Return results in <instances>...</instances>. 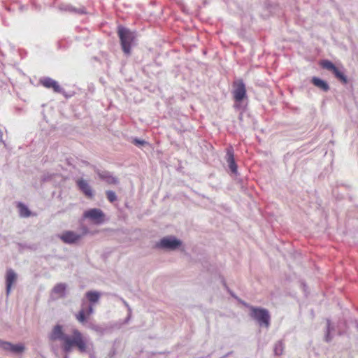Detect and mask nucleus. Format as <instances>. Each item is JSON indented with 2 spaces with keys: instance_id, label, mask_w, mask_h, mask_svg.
<instances>
[{
  "instance_id": "412c9836",
  "label": "nucleus",
  "mask_w": 358,
  "mask_h": 358,
  "mask_svg": "<svg viewBox=\"0 0 358 358\" xmlns=\"http://www.w3.org/2000/svg\"><path fill=\"white\" fill-rule=\"evenodd\" d=\"M285 348V345L282 342V341H278L277 343H275L274 348H273V352L274 355L276 356H280L283 353Z\"/></svg>"
},
{
  "instance_id": "f704fd0d",
  "label": "nucleus",
  "mask_w": 358,
  "mask_h": 358,
  "mask_svg": "<svg viewBox=\"0 0 358 358\" xmlns=\"http://www.w3.org/2000/svg\"><path fill=\"white\" fill-rule=\"evenodd\" d=\"M65 97L66 98H69V97H71V95H69V94H66V92L64 91V94H63Z\"/></svg>"
},
{
  "instance_id": "72a5a7b5",
  "label": "nucleus",
  "mask_w": 358,
  "mask_h": 358,
  "mask_svg": "<svg viewBox=\"0 0 358 358\" xmlns=\"http://www.w3.org/2000/svg\"><path fill=\"white\" fill-rule=\"evenodd\" d=\"M0 141L4 143V142L2 140V131L0 130Z\"/></svg>"
},
{
  "instance_id": "39448f33",
  "label": "nucleus",
  "mask_w": 358,
  "mask_h": 358,
  "mask_svg": "<svg viewBox=\"0 0 358 358\" xmlns=\"http://www.w3.org/2000/svg\"><path fill=\"white\" fill-rule=\"evenodd\" d=\"M182 241L173 236H165L156 243L158 248L175 250L182 245Z\"/></svg>"
},
{
  "instance_id": "f257e3e1",
  "label": "nucleus",
  "mask_w": 358,
  "mask_h": 358,
  "mask_svg": "<svg viewBox=\"0 0 358 358\" xmlns=\"http://www.w3.org/2000/svg\"><path fill=\"white\" fill-rule=\"evenodd\" d=\"M51 341H62L61 348L66 355L72 352L76 348L80 353H85L87 350V338L77 329L72 330L71 336L64 332L63 325L55 324L48 334Z\"/></svg>"
},
{
  "instance_id": "ddd939ff",
  "label": "nucleus",
  "mask_w": 358,
  "mask_h": 358,
  "mask_svg": "<svg viewBox=\"0 0 358 358\" xmlns=\"http://www.w3.org/2000/svg\"><path fill=\"white\" fill-rule=\"evenodd\" d=\"M17 280V274L12 269L8 268L6 273V296H9L13 284Z\"/></svg>"
},
{
  "instance_id": "f03ea898",
  "label": "nucleus",
  "mask_w": 358,
  "mask_h": 358,
  "mask_svg": "<svg viewBox=\"0 0 358 358\" xmlns=\"http://www.w3.org/2000/svg\"><path fill=\"white\" fill-rule=\"evenodd\" d=\"M117 35L120 38V45L123 52L128 55L131 53V49L134 43L136 38L135 32L129 29L120 25L117 27Z\"/></svg>"
},
{
  "instance_id": "2f4dec72",
  "label": "nucleus",
  "mask_w": 358,
  "mask_h": 358,
  "mask_svg": "<svg viewBox=\"0 0 358 358\" xmlns=\"http://www.w3.org/2000/svg\"><path fill=\"white\" fill-rule=\"evenodd\" d=\"M115 349H113V350L110 352V353H109V357H110V358H112V357L115 355Z\"/></svg>"
},
{
  "instance_id": "423d86ee",
  "label": "nucleus",
  "mask_w": 358,
  "mask_h": 358,
  "mask_svg": "<svg viewBox=\"0 0 358 358\" xmlns=\"http://www.w3.org/2000/svg\"><path fill=\"white\" fill-rule=\"evenodd\" d=\"M234 90L232 92L233 97L236 103H242L247 99V92L245 85L242 79L237 80L233 83Z\"/></svg>"
},
{
  "instance_id": "20e7f679",
  "label": "nucleus",
  "mask_w": 358,
  "mask_h": 358,
  "mask_svg": "<svg viewBox=\"0 0 358 358\" xmlns=\"http://www.w3.org/2000/svg\"><path fill=\"white\" fill-rule=\"evenodd\" d=\"M320 66L322 68L331 71L342 83L346 84L348 83V77L343 70L337 67L331 61L328 59L322 60Z\"/></svg>"
},
{
  "instance_id": "6e6552de",
  "label": "nucleus",
  "mask_w": 358,
  "mask_h": 358,
  "mask_svg": "<svg viewBox=\"0 0 358 358\" xmlns=\"http://www.w3.org/2000/svg\"><path fill=\"white\" fill-rule=\"evenodd\" d=\"M0 349L14 355H20L24 351L25 348L22 343L13 344L0 339Z\"/></svg>"
},
{
  "instance_id": "e433bc0d",
  "label": "nucleus",
  "mask_w": 358,
  "mask_h": 358,
  "mask_svg": "<svg viewBox=\"0 0 358 358\" xmlns=\"http://www.w3.org/2000/svg\"><path fill=\"white\" fill-rule=\"evenodd\" d=\"M356 327L358 329V322L356 321Z\"/></svg>"
},
{
  "instance_id": "2eb2a0df",
  "label": "nucleus",
  "mask_w": 358,
  "mask_h": 358,
  "mask_svg": "<svg viewBox=\"0 0 358 358\" xmlns=\"http://www.w3.org/2000/svg\"><path fill=\"white\" fill-rule=\"evenodd\" d=\"M76 185L79 190L87 197L92 199L94 196V192L87 181L80 178L77 180Z\"/></svg>"
},
{
  "instance_id": "dca6fc26",
  "label": "nucleus",
  "mask_w": 358,
  "mask_h": 358,
  "mask_svg": "<svg viewBox=\"0 0 358 358\" xmlns=\"http://www.w3.org/2000/svg\"><path fill=\"white\" fill-rule=\"evenodd\" d=\"M310 82L314 86L320 89L323 92H328L330 89L329 83L319 77L313 76L311 78Z\"/></svg>"
},
{
  "instance_id": "9d476101",
  "label": "nucleus",
  "mask_w": 358,
  "mask_h": 358,
  "mask_svg": "<svg viewBox=\"0 0 358 358\" xmlns=\"http://www.w3.org/2000/svg\"><path fill=\"white\" fill-rule=\"evenodd\" d=\"M58 9L63 12L72 13L76 15L87 14L86 8L84 6L76 8L70 3H61L58 5Z\"/></svg>"
},
{
  "instance_id": "473e14b6",
  "label": "nucleus",
  "mask_w": 358,
  "mask_h": 358,
  "mask_svg": "<svg viewBox=\"0 0 358 358\" xmlns=\"http://www.w3.org/2000/svg\"><path fill=\"white\" fill-rule=\"evenodd\" d=\"M131 315V313L128 312V315H127V318L125 319L126 323H127L129 322V320H130Z\"/></svg>"
},
{
  "instance_id": "aec40b11",
  "label": "nucleus",
  "mask_w": 358,
  "mask_h": 358,
  "mask_svg": "<svg viewBox=\"0 0 358 358\" xmlns=\"http://www.w3.org/2000/svg\"><path fill=\"white\" fill-rule=\"evenodd\" d=\"M17 207L19 210V215L21 217H29L31 215V210L29 209L28 206L22 202H18Z\"/></svg>"
},
{
  "instance_id": "6ab92c4d",
  "label": "nucleus",
  "mask_w": 358,
  "mask_h": 358,
  "mask_svg": "<svg viewBox=\"0 0 358 358\" xmlns=\"http://www.w3.org/2000/svg\"><path fill=\"white\" fill-rule=\"evenodd\" d=\"M85 297L90 301V304L94 305L99 301L101 294L97 291H88L85 293Z\"/></svg>"
},
{
  "instance_id": "b1692460",
  "label": "nucleus",
  "mask_w": 358,
  "mask_h": 358,
  "mask_svg": "<svg viewBox=\"0 0 358 358\" xmlns=\"http://www.w3.org/2000/svg\"><path fill=\"white\" fill-rule=\"evenodd\" d=\"M131 142L133 144H134L136 146H138V147H141V146L148 144L147 141H145L143 139L137 138H134Z\"/></svg>"
},
{
  "instance_id": "c85d7f7f",
  "label": "nucleus",
  "mask_w": 358,
  "mask_h": 358,
  "mask_svg": "<svg viewBox=\"0 0 358 358\" xmlns=\"http://www.w3.org/2000/svg\"><path fill=\"white\" fill-rule=\"evenodd\" d=\"M51 178V176L50 175H43V177H42V181L43 182H45V181H48Z\"/></svg>"
},
{
  "instance_id": "393cba45",
  "label": "nucleus",
  "mask_w": 358,
  "mask_h": 358,
  "mask_svg": "<svg viewBox=\"0 0 358 358\" xmlns=\"http://www.w3.org/2000/svg\"><path fill=\"white\" fill-rule=\"evenodd\" d=\"M222 282L224 285V287L226 288V289L227 290V292L230 294V295L234 297V298H236L235 294L227 287V283L225 282V280L224 279H222Z\"/></svg>"
},
{
  "instance_id": "4c0bfd02",
  "label": "nucleus",
  "mask_w": 358,
  "mask_h": 358,
  "mask_svg": "<svg viewBox=\"0 0 358 358\" xmlns=\"http://www.w3.org/2000/svg\"><path fill=\"white\" fill-rule=\"evenodd\" d=\"M228 355H229V354H227V355H226L223 356V357H221V358L227 357L228 356Z\"/></svg>"
},
{
  "instance_id": "f3484780",
  "label": "nucleus",
  "mask_w": 358,
  "mask_h": 358,
  "mask_svg": "<svg viewBox=\"0 0 358 358\" xmlns=\"http://www.w3.org/2000/svg\"><path fill=\"white\" fill-rule=\"evenodd\" d=\"M335 331V327L331 324V322L329 319L327 320V328L326 332L324 335V341L327 343H329L333 339V336L331 334L332 332Z\"/></svg>"
},
{
  "instance_id": "c756f323",
  "label": "nucleus",
  "mask_w": 358,
  "mask_h": 358,
  "mask_svg": "<svg viewBox=\"0 0 358 358\" xmlns=\"http://www.w3.org/2000/svg\"><path fill=\"white\" fill-rule=\"evenodd\" d=\"M82 229H83V234H86L89 231V229H88V228L86 226H83L82 227Z\"/></svg>"
},
{
  "instance_id": "a211bd4d",
  "label": "nucleus",
  "mask_w": 358,
  "mask_h": 358,
  "mask_svg": "<svg viewBox=\"0 0 358 358\" xmlns=\"http://www.w3.org/2000/svg\"><path fill=\"white\" fill-rule=\"evenodd\" d=\"M67 285L66 283L60 282L55 285L52 289V292L58 294L60 297L64 298L66 296V290Z\"/></svg>"
},
{
  "instance_id": "5701e85b",
  "label": "nucleus",
  "mask_w": 358,
  "mask_h": 358,
  "mask_svg": "<svg viewBox=\"0 0 358 358\" xmlns=\"http://www.w3.org/2000/svg\"><path fill=\"white\" fill-rule=\"evenodd\" d=\"M106 194L108 200L111 203L115 201L117 199L115 192L112 190H107L106 192Z\"/></svg>"
},
{
  "instance_id": "1a4fd4ad",
  "label": "nucleus",
  "mask_w": 358,
  "mask_h": 358,
  "mask_svg": "<svg viewBox=\"0 0 358 358\" xmlns=\"http://www.w3.org/2000/svg\"><path fill=\"white\" fill-rule=\"evenodd\" d=\"M41 85L47 89H52L54 92L64 94V90L59 85V83L50 77H42L39 80Z\"/></svg>"
},
{
  "instance_id": "f8f14e48",
  "label": "nucleus",
  "mask_w": 358,
  "mask_h": 358,
  "mask_svg": "<svg viewBox=\"0 0 358 358\" xmlns=\"http://www.w3.org/2000/svg\"><path fill=\"white\" fill-rule=\"evenodd\" d=\"M225 160L228 164V166H229L230 171L233 173H237L238 166L236 163L235 158H234V148L231 146L227 148L226 150Z\"/></svg>"
},
{
  "instance_id": "7c9ffc66",
  "label": "nucleus",
  "mask_w": 358,
  "mask_h": 358,
  "mask_svg": "<svg viewBox=\"0 0 358 358\" xmlns=\"http://www.w3.org/2000/svg\"><path fill=\"white\" fill-rule=\"evenodd\" d=\"M92 329H94V331H98V332H101L102 331L101 328L100 327H99V326H94L92 327Z\"/></svg>"
},
{
  "instance_id": "4be33fe9",
  "label": "nucleus",
  "mask_w": 358,
  "mask_h": 358,
  "mask_svg": "<svg viewBox=\"0 0 358 358\" xmlns=\"http://www.w3.org/2000/svg\"><path fill=\"white\" fill-rule=\"evenodd\" d=\"M87 315L84 309L80 310L76 315V320L81 324H85L87 320Z\"/></svg>"
},
{
  "instance_id": "4468645a",
  "label": "nucleus",
  "mask_w": 358,
  "mask_h": 358,
  "mask_svg": "<svg viewBox=\"0 0 358 358\" xmlns=\"http://www.w3.org/2000/svg\"><path fill=\"white\" fill-rule=\"evenodd\" d=\"M60 239L66 244H73L78 241L81 235L76 233L73 231H65L59 236Z\"/></svg>"
},
{
  "instance_id": "c9c22d12",
  "label": "nucleus",
  "mask_w": 358,
  "mask_h": 358,
  "mask_svg": "<svg viewBox=\"0 0 358 358\" xmlns=\"http://www.w3.org/2000/svg\"><path fill=\"white\" fill-rule=\"evenodd\" d=\"M90 358H96V356L94 354L90 355Z\"/></svg>"
},
{
  "instance_id": "7ed1b4c3",
  "label": "nucleus",
  "mask_w": 358,
  "mask_h": 358,
  "mask_svg": "<svg viewBox=\"0 0 358 358\" xmlns=\"http://www.w3.org/2000/svg\"><path fill=\"white\" fill-rule=\"evenodd\" d=\"M250 316L255 320L261 327L268 329L271 324V315L269 311L261 307H250Z\"/></svg>"
},
{
  "instance_id": "9b49d317",
  "label": "nucleus",
  "mask_w": 358,
  "mask_h": 358,
  "mask_svg": "<svg viewBox=\"0 0 358 358\" xmlns=\"http://www.w3.org/2000/svg\"><path fill=\"white\" fill-rule=\"evenodd\" d=\"M95 172L101 180L109 185H117L119 183L118 178L108 171H102L96 169H95Z\"/></svg>"
},
{
  "instance_id": "bb28decb",
  "label": "nucleus",
  "mask_w": 358,
  "mask_h": 358,
  "mask_svg": "<svg viewBox=\"0 0 358 358\" xmlns=\"http://www.w3.org/2000/svg\"><path fill=\"white\" fill-rule=\"evenodd\" d=\"M87 315L89 317L90 315L94 313L93 305L90 304L87 309L85 310Z\"/></svg>"
},
{
  "instance_id": "a878e982",
  "label": "nucleus",
  "mask_w": 358,
  "mask_h": 358,
  "mask_svg": "<svg viewBox=\"0 0 358 358\" xmlns=\"http://www.w3.org/2000/svg\"><path fill=\"white\" fill-rule=\"evenodd\" d=\"M222 282L224 285V287L226 288V289L227 290V292L230 294V295L234 297V298H236L235 294L227 287V283L225 282V280L224 279H222Z\"/></svg>"
},
{
  "instance_id": "0eeeda50",
  "label": "nucleus",
  "mask_w": 358,
  "mask_h": 358,
  "mask_svg": "<svg viewBox=\"0 0 358 358\" xmlns=\"http://www.w3.org/2000/svg\"><path fill=\"white\" fill-rule=\"evenodd\" d=\"M83 218L89 219L96 224H101L104 222L105 214L100 208H90L83 214Z\"/></svg>"
},
{
  "instance_id": "cd10ccee",
  "label": "nucleus",
  "mask_w": 358,
  "mask_h": 358,
  "mask_svg": "<svg viewBox=\"0 0 358 358\" xmlns=\"http://www.w3.org/2000/svg\"><path fill=\"white\" fill-rule=\"evenodd\" d=\"M120 299L122 301L123 304L127 307L128 312L131 313V308L129 306L128 303L122 298H121Z\"/></svg>"
}]
</instances>
